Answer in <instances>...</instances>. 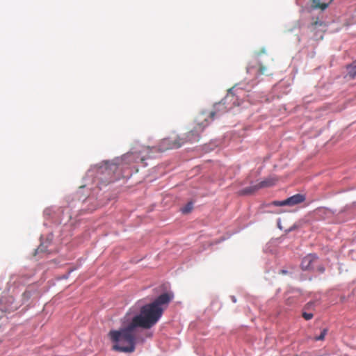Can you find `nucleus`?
I'll return each mask as SVG.
<instances>
[{
  "mask_svg": "<svg viewBox=\"0 0 356 356\" xmlns=\"http://www.w3.org/2000/svg\"><path fill=\"white\" fill-rule=\"evenodd\" d=\"M163 309L155 307L152 303L143 306L138 315L119 330H111L108 335L113 343L112 349L121 353H133L136 348V329L152 327L161 317Z\"/></svg>",
  "mask_w": 356,
  "mask_h": 356,
  "instance_id": "f257e3e1",
  "label": "nucleus"
},
{
  "mask_svg": "<svg viewBox=\"0 0 356 356\" xmlns=\"http://www.w3.org/2000/svg\"><path fill=\"white\" fill-rule=\"evenodd\" d=\"M240 103L233 92V89L229 90L227 95L219 102L215 104L214 110L212 111H202L197 116V120L200 124L202 119L209 122V119L213 120L218 115L225 113L233 107L239 106Z\"/></svg>",
  "mask_w": 356,
  "mask_h": 356,
  "instance_id": "f03ea898",
  "label": "nucleus"
},
{
  "mask_svg": "<svg viewBox=\"0 0 356 356\" xmlns=\"http://www.w3.org/2000/svg\"><path fill=\"white\" fill-rule=\"evenodd\" d=\"M186 143V140L180 136L168 137L162 139L157 146L159 152H165L170 149H178Z\"/></svg>",
  "mask_w": 356,
  "mask_h": 356,
  "instance_id": "7ed1b4c3",
  "label": "nucleus"
},
{
  "mask_svg": "<svg viewBox=\"0 0 356 356\" xmlns=\"http://www.w3.org/2000/svg\"><path fill=\"white\" fill-rule=\"evenodd\" d=\"M196 123L197 124L193 130L186 133L184 136L181 137L186 140V143L187 142H197L200 139V134L202 132L204 129L209 124V122H205L204 119L202 120L200 124H199L196 120Z\"/></svg>",
  "mask_w": 356,
  "mask_h": 356,
  "instance_id": "20e7f679",
  "label": "nucleus"
},
{
  "mask_svg": "<svg viewBox=\"0 0 356 356\" xmlns=\"http://www.w3.org/2000/svg\"><path fill=\"white\" fill-rule=\"evenodd\" d=\"M277 181V179L275 177H268V178L265 179L264 180L260 181L259 183H258L256 185L245 188L243 190L242 193L243 194L253 193L260 188L272 186L275 185Z\"/></svg>",
  "mask_w": 356,
  "mask_h": 356,
  "instance_id": "39448f33",
  "label": "nucleus"
},
{
  "mask_svg": "<svg viewBox=\"0 0 356 356\" xmlns=\"http://www.w3.org/2000/svg\"><path fill=\"white\" fill-rule=\"evenodd\" d=\"M305 196L302 194H296L291 197H288L287 199L282 201H273L272 204L276 207H284V206H289L293 207L297 204H299L303 202L305 200Z\"/></svg>",
  "mask_w": 356,
  "mask_h": 356,
  "instance_id": "423d86ee",
  "label": "nucleus"
},
{
  "mask_svg": "<svg viewBox=\"0 0 356 356\" xmlns=\"http://www.w3.org/2000/svg\"><path fill=\"white\" fill-rule=\"evenodd\" d=\"M317 261L318 257L316 254H309L302 259L301 268L302 270H313Z\"/></svg>",
  "mask_w": 356,
  "mask_h": 356,
  "instance_id": "0eeeda50",
  "label": "nucleus"
},
{
  "mask_svg": "<svg viewBox=\"0 0 356 356\" xmlns=\"http://www.w3.org/2000/svg\"><path fill=\"white\" fill-rule=\"evenodd\" d=\"M172 298V296L167 293H164L156 298L152 304L154 305L155 307L161 308V305L168 304Z\"/></svg>",
  "mask_w": 356,
  "mask_h": 356,
  "instance_id": "6e6552de",
  "label": "nucleus"
},
{
  "mask_svg": "<svg viewBox=\"0 0 356 356\" xmlns=\"http://www.w3.org/2000/svg\"><path fill=\"white\" fill-rule=\"evenodd\" d=\"M334 0H309L314 10H325Z\"/></svg>",
  "mask_w": 356,
  "mask_h": 356,
  "instance_id": "1a4fd4ad",
  "label": "nucleus"
},
{
  "mask_svg": "<svg viewBox=\"0 0 356 356\" xmlns=\"http://www.w3.org/2000/svg\"><path fill=\"white\" fill-rule=\"evenodd\" d=\"M348 76L354 79L356 76V61L353 62L350 65L348 66Z\"/></svg>",
  "mask_w": 356,
  "mask_h": 356,
  "instance_id": "9d476101",
  "label": "nucleus"
},
{
  "mask_svg": "<svg viewBox=\"0 0 356 356\" xmlns=\"http://www.w3.org/2000/svg\"><path fill=\"white\" fill-rule=\"evenodd\" d=\"M193 209V203L188 202L185 207L181 209V211L183 213L186 214L190 213Z\"/></svg>",
  "mask_w": 356,
  "mask_h": 356,
  "instance_id": "9b49d317",
  "label": "nucleus"
},
{
  "mask_svg": "<svg viewBox=\"0 0 356 356\" xmlns=\"http://www.w3.org/2000/svg\"><path fill=\"white\" fill-rule=\"evenodd\" d=\"M327 329H323V331L321 332V334L318 336V337H316L315 338V340L316 341H321V340H323L324 338H325V336L327 334Z\"/></svg>",
  "mask_w": 356,
  "mask_h": 356,
  "instance_id": "f8f14e48",
  "label": "nucleus"
},
{
  "mask_svg": "<svg viewBox=\"0 0 356 356\" xmlns=\"http://www.w3.org/2000/svg\"><path fill=\"white\" fill-rule=\"evenodd\" d=\"M302 317L305 320H310V319H312L313 318V314L312 313L304 312L302 314Z\"/></svg>",
  "mask_w": 356,
  "mask_h": 356,
  "instance_id": "ddd939ff",
  "label": "nucleus"
},
{
  "mask_svg": "<svg viewBox=\"0 0 356 356\" xmlns=\"http://www.w3.org/2000/svg\"><path fill=\"white\" fill-rule=\"evenodd\" d=\"M318 271L320 273H323L325 270V268L323 266H318L317 268Z\"/></svg>",
  "mask_w": 356,
  "mask_h": 356,
  "instance_id": "4468645a",
  "label": "nucleus"
},
{
  "mask_svg": "<svg viewBox=\"0 0 356 356\" xmlns=\"http://www.w3.org/2000/svg\"><path fill=\"white\" fill-rule=\"evenodd\" d=\"M280 273L282 274V275H286V274H288V271L286 270H281Z\"/></svg>",
  "mask_w": 356,
  "mask_h": 356,
  "instance_id": "2eb2a0df",
  "label": "nucleus"
},
{
  "mask_svg": "<svg viewBox=\"0 0 356 356\" xmlns=\"http://www.w3.org/2000/svg\"><path fill=\"white\" fill-rule=\"evenodd\" d=\"M264 70H265V67H259V72L261 74H264Z\"/></svg>",
  "mask_w": 356,
  "mask_h": 356,
  "instance_id": "dca6fc26",
  "label": "nucleus"
},
{
  "mask_svg": "<svg viewBox=\"0 0 356 356\" xmlns=\"http://www.w3.org/2000/svg\"><path fill=\"white\" fill-rule=\"evenodd\" d=\"M39 249L40 250V251H42V249L41 247H39Z\"/></svg>",
  "mask_w": 356,
  "mask_h": 356,
  "instance_id": "f3484780",
  "label": "nucleus"
},
{
  "mask_svg": "<svg viewBox=\"0 0 356 356\" xmlns=\"http://www.w3.org/2000/svg\"><path fill=\"white\" fill-rule=\"evenodd\" d=\"M233 301L236 302V299L234 298H233Z\"/></svg>",
  "mask_w": 356,
  "mask_h": 356,
  "instance_id": "a211bd4d",
  "label": "nucleus"
}]
</instances>
